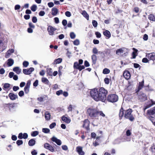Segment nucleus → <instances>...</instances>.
Instances as JSON below:
<instances>
[{
    "mask_svg": "<svg viewBox=\"0 0 155 155\" xmlns=\"http://www.w3.org/2000/svg\"><path fill=\"white\" fill-rule=\"evenodd\" d=\"M138 98L141 101H144L147 99V96L143 93H141L139 95Z\"/></svg>",
    "mask_w": 155,
    "mask_h": 155,
    "instance_id": "obj_11",
    "label": "nucleus"
},
{
    "mask_svg": "<svg viewBox=\"0 0 155 155\" xmlns=\"http://www.w3.org/2000/svg\"><path fill=\"white\" fill-rule=\"evenodd\" d=\"M32 21L33 23H35L37 21V19L36 17H33L32 18Z\"/></svg>",
    "mask_w": 155,
    "mask_h": 155,
    "instance_id": "obj_55",
    "label": "nucleus"
},
{
    "mask_svg": "<svg viewBox=\"0 0 155 155\" xmlns=\"http://www.w3.org/2000/svg\"><path fill=\"white\" fill-rule=\"evenodd\" d=\"M155 114V107L148 110L147 111V114L148 115V118L152 122H153L155 118L154 117L151 116Z\"/></svg>",
    "mask_w": 155,
    "mask_h": 155,
    "instance_id": "obj_4",
    "label": "nucleus"
},
{
    "mask_svg": "<svg viewBox=\"0 0 155 155\" xmlns=\"http://www.w3.org/2000/svg\"><path fill=\"white\" fill-rule=\"evenodd\" d=\"M38 80H36L33 83V85L34 87H36L38 85Z\"/></svg>",
    "mask_w": 155,
    "mask_h": 155,
    "instance_id": "obj_59",
    "label": "nucleus"
},
{
    "mask_svg": "<svg viewBox=\"0 0 155 155\" xmlns=\"http://www.w3.org/2000/svg\"><path fill=\"white\" fill-rule=\"evenodd\" d=\"M132 110L131 109H129L124 111L123 108H121L120 110L119 117L121 118L124 115V117L129 119L131 121H132L134 119V117L131 114Z\"/></svg>",
    "mask_w": 155,
    "mask_h": 155,
    "instance_id": "obj_2",
    "label": "nucleus"
},
{
    "mask_svg": "<svg viewBox=\"0 0 155 155\" xmlns=\"http://www.w3.org/2000/svg\"><path fill=\"white\" fill-rule=\"evenodd\" d=\"M104 81L106 84H108L110 82L109 80L107 78H105L104 79Z\"/></svg>",
    "mask_w": 155,
    "mask_h": 155,
    "instance_id": "obj_60",
    "label": "nucleus"
},
{
    "mask_svg": "<svg viewBox=\"0 0 155 155\" xmlns=\"http://www.w3.org/2000/svg\"><path fill=\"white\" fill-rule=\"evenodd\" d=\"M42 130V132L45 133H48L50 132V130L47 128H43Z\"/></svg>",
    "mask_w": 155,
    "mask_h": 155,
    "instance_id": "obj_39",
    "label": "nucleus"
},
{
    "mask_svg": "<svg viewBox=\"0 0 155 155\" xmlns=\"http://www.w3.org/2000/svg\"><path fill=\"white\" fill-rule=\"evenodd\" d=\"M110 70L107 68H104L103 70V73L104 74H109L110 73Z\"/></svg>",
    "mask_w": 155,
    "mask_h": 155,
    "instance_id": "obj_37",
    "label": "nucleus"
},
{
    "mask_svg": "<svg viewBox=\"0 0 155 155\" xmlns=\"http://www.w3.org/2000/svg\"><path fill=\"white\" fill-rule=\"evenodd\" d=\"M93 26L94 28H96L97 26V23L96 21L93 20L92 22Z\"/></svg>",
    "mask_w": 155,
    "mask_h": 155,
    "instance_id": "obj_44",
    "label": "nucleus"
},
{
    "mask_svg": "<svg viewBox=\"0 0 155 155\" xmlns=\"http://www.w3.org/2000/svg\"><path fill=\"white\" fill-rule=\"evenodd\" d=\"M51 140L55 142L58 145H61V140L58 139L56 137L54 136L51 139Z\"/></svg>",
    "mask_w": 155,
    "mask_h": 155,
    "instance_id": "obj_13",
    "label": "nucleus"
},
{
    "mask_svg": "<svg viewBox=\"0 0 155 155\" xmlns=\"http://www.w3.org/2000/svg\"><path fill=\"white\" fill-rule=\"evenodd\" d=\"M61 147L62 149L64 150H67L68 149L67 146L65 145H62Z\"/></svg>",
    "mask_w": 155,
    "mask_h": 155,
    "instance_id": "obj_61",
    "label": "nucleus"
},
{
    "mask_svg": "<svg viewBox=\"0 0 155 155\" xmlns=\"http://www.w3.org/2000/svg\"><path fill=\"white\" fill-rule=\"evenodd\" d=\"M8 96L12 100H14L18 98V96L17 94H15L13 93H10Z\"/></svg>",
    "mask_w": 155,
    "mask_h": 155,
    "instance_id": "obj_14",
    "label": "nucleus"
},
{
    "mask_svg": "<svg viewBox=\"0 0 155 155\" xmlns=\"http://www.w3.org/2000/svg\"><path fill=\"white\" fill-rule=\"evenodd\" d=\"M28 62L27 61H24L23 63V65L25 67H27L28 66Z\"/></svg>",
    "mask_w": 155,
    "mask_h": 155,
    "instance_id": "obj_47",
    "label": "nucleus"
},
{
    "mask_svg": "<svg viewBox=\"0 0 155 155\" xmlns=\"http://www.w3.org/2000/svg\"><path fill=\"white\" fill-rule=\"evenodd\" d=\"M48 5L49 7L51 8L54 6V4L52 2H50L48 3Z\"/></svg>",
    "mask_w": 155,
    "mask_h": 155,
    "instance_id": "obj_57",
    "label": "nucleus"
},
{
    "mask_svg": "<svg viewBox=\"0 0 155 155\" xmlns=\"http://www.w3.org/2000/svg\"><path fill=\"white\" fill-rule=\"evenodd\" d=\"M44 147L46 149L52 152H53L54 151V149L53 147L49 143H46L45 144Z\"/></svg>",
    "mask_w": 155,
    "mask_h": 155,
    "instance_id": "obj_9",
    "label": "nucleus"
},
{
    "mask_svg": "<svg viewBox=\"0 0 155 155\" xmlns=\"http://www.w3.org/2000/svg\"><path fill=\"white\" fill-rule=\"evenodd\" d=\"M142 61L143 63H147L149 62V60L147 58H145L143 59Z\"/></svg>",
    "mask_w": 155,
    "mask_h": 155,
    "instance_id": "obj_50",
    "label": "nucleus"
},
{
    "mask_svg": "<svg viewBox=\"0 0 155 155\" xmlns=\"http://www.w3.org/2000/svg\"><path fill=\"white\" fill-rule=\"evenodd\" d=\"M65 15L66 16L68 17H70L71 15V13L69 11H67L65 13Z\"/></svg>",
    "mask_w": 155,
    "mask_h": 155,
    "instance_id": "obj_53",
    "label": "nucleus"
},
{
    "mask_svg": "<svg viewBox=\"0 0 155 155\" xmlns=\"http://www.w3.org/2000/svg\"><path fill=\"white\" fill-rule=\"evenodd\" d=\"M87 112L89 115L92 118L98 116V110L95 108H89L87 110Z\"/></svg>",
    "mask_w": 155,
    "mask_h": 155,
    "instance_id": "obj_3",
    "label": "nucleus"
},
{
    "mask_svg": "<svg viewBox=\"0 0 155 155\" xmlns=\"http://www.w3.org/2000/svg\"><path fill=\"white\" fill-rule=\"evenodd\" d=\"M51 114L48 111H45V117L46 120H50L51 118Z\"/></svg>",
    "mask_w": 155,
    "mask_h": 155,
    "instance_id": "obj_17",
    "label": "nucleus"
},
{
    "mask_svg": "<svg viewBox=\"0 0 155 155\" xmlns=\"http://www.w3.org/2000/svg\"><path fill=\"white\" fill-rule=\"evenodd\" d=\"M23 143V142L22 140H18L16 141V143L18 146L22 144Z\"/></svg>",
    "mask_w": 155,
    "mask_h": 155,
    "instance_id": "obj_48",
    "label": "nucleus"
},
{
    "mask_svg": "<svg viewBox=\"0 0 155 155\" xmlns=\"http://www.w3.org/2000/svg\"><path fill=\"white\" fill-rule=\"evenodd\" d=\"M62 61V59L61 58H58L57 59H56L54 61V64H57L61 63Z\"/></svg>",
    "mask_w": 155,
    "mask_h": 155,
    "instance_id": "obj_35",
    "label": "nucleus"
},
{
    "mask_svg": "<svg viewBox=\"0 0 155 155\" xmlns=\"http://www.w3.org/2000/svg\"><path fill=\"white\" fill-rule=\"evenodd\" d=\"M37 6L36 5H34L31 7V10L33 12H35L37 9Z\"/></svg>",
    "mask_w": 155,
    "mask_h": 155,
    "instance_id": "obj_36",
    "label": "nucleus"
},
{
    "mask_svg": "<svg viewBox=\"0 0 155 155\" xmlns=\"http://www.w3.org/2000/svg\"><path fill=\"white\" fill-rule=\"evenodd\" d=\"M30 87L25 86L24 88V91L25 94H28L29 91Z\"/></svg>",
    "mask_w": 155,
    "mask_h": 155,
    "instance_id": "obj_40",
    "label": "nucleus"
},
{
    "mask_svg": "<svg viewBox=\"0 0 155 155\" xmlns=\"http://www.w3.org/2000/svg\"><path fill=\"white\" fill-rule=\"evenodd\" d=\"M56 124L55 123H53L50 125L49 127L51 129H52L56 126Z\"/></svg>",
    "mask_w": 155,
    "mask_h": 155,
    "instance_id": "obj_52",
    "label": "nucleus"
},
{
    "mask_svg": "<svg viewBox=\"0 0 155 155\" xmlns=\"http://www.w3.org/2000/svg\"><path fill=\"white\" fill-rule=\"evenodd\" d=\"M92 51L95 54H97L98 52V50L97 48H93Z\"/></svg>",
    "mask_w": 155,
    "mask_h": 155,
    "instance_id": "obj_62",
    "label": "nucleus"
},
{
    "mask_svg": "<svg viewBox=\"0 0 155 155\" xmlns=\"http://www.w3.org/2000/svg\"><path fill=\"white\" fill-rule=\"evenodd\" d=\"M143 83L144 82L143 81L142 82L140 83L139 85L138 88L139 91L143 87L144 85Z\"/></svg>",
    "mask_w": 155,
    "mask_h": 155,
    "instance_id": "obj_38",
    "label": "nucleus"
},
{
    "mask_svg": "<svg viewBox=\"0 0 155 155\" xmlns=\"http://www.w3.org/2000/svg\"><path fill=\"white\" fill-rule=\"evenodd\" d=\"M45 13L44 11H41L39 13V15L40 16H43L45 15Z\"/></svg>",
    "mask_w": 155,
    "mask_h": 155,
    "instance_id": "obj_63",
    "label": "nucleus"
},
{
    "mask_svg": "<svg viewBox=\"0 0 155 155\" xmlns=\"http://www.w3.org/2000/svg\"><path fill=\"white\" fill-rule=\"evenodd\" d=\"M34 70V69L33 68H30L29 69H24L23 70V73L25 74H29L31 72Z\"/></svg>",
    "mask_w": 155,
    "mask_h": 155,
    "instance_id": "obj_10",
    "label": "nucleus"
},
{
    "mask_svg": "<svg viewBox=\"0 0 155 155\" xmlns=\"http://www.w3.org/2000/svg\"><path fill=\"white\" fill-rule=\"evenodd\" d=\"M91 59L93 63L95 64L96 63L97 60V57L96 55L93 54L91 56Z\"/></svg>",
    "mask_w": 155,
    "mask_h": 155,
    "instance_id": "obj_25",
    "label": "nucleus"
},
{
    "mask_svg": "<svg viewBox=\"0 0 155 155\" xmlns=\"http://www.w3.org/2000/svg\"><path fill=\"white\" fill-rule=\"evenodd\" d=\"M82 14L87 19V20H89V15L85 11H83L82 13Z\"/></svg>",
    "mask_w": 155,
    "mask_h": 155,
    "instance_id": "obj_30",
    "label": "nucleus"
},
{
    "mask_svg": "<svg viewBox=\"0 0 155 155\" xmlns=\"http://www.w3.org/2000/svg\"><path fill=\"white\" fill-rule=\"evenodd\" d=\"M61 119L63 121L68 124L71 121V119L69 118L66 117L64 116L62 117Z\"/></svg>",
    "mask_w": 155,
    "mask_h": 155,
    "instance_id": "obj_18",
    "label": "nucleus"
},
{
    "mask_svg": "<svg viewBox=\"0 0 155 155\" xmlns=\"http://www.w3.org/2000/svg\"><path fill=\"white\" fill-rule=\"evenodd\" d=\"M150 150L153 153H155V144H153L151 147Z\"/></svg>",
    "mask_w": 155,
    "mask_h": 155,
    "instance_id": "obj_31",
    "label": "nucleus"
},
{
    "mask_svg": "<svg viewBox=\"0 0 155 155\" xmlns=\"http://www.w3.org/2000/svg\"><path fill=\"white\" fill-rule=\"evenodd\" d=\"M74 44L75 45H78L80 44V42L78 39H76L73 42Z\"/></svg>",
    "mask_w": 155,
    "mask_h": 155,
    "instance_id": "obj_46",
    "label": "nucleus"
},
{
    "mask_svg": "<svg viewBox=\"0 0 155 155\" xmlns=\"http://www.w3.org/2000/svg\"><path fill=\"white\" fill-rule=\"evenodd\" d=\"M18 95L20 97H21L24 95V92L23 91H20L18 93Z\"/></svg>",
    "mask_w": 155,
    "mask_h": 155,
    "instance_id": "obj_51",
    "label": "nucleus"
},
{
    "mask_svg": "<svg viewBox=\"0 0 155 155\" xmlns=\"http://www.w3.org/2000/svg\"><path fill=\"white\" fill-rule=\"evenodd\" d=\"M154 105H155V101L152 99H150V101L147 102V104L144 106L143 109L144 110H145Z\"/></svg>",
    "mask_w": 155,
    "mask_h": 155,
    "instance_id": "obj_6",
    "label": "nucleus"
},
{
    "mask_svg": "<svg viewBox=\"0 0 155 155\" xmlns=\"http://www.w3.org/2000/svg\"><path fill=\"white\" fill-rule=\"evenodd\" d=\"M47 73L48 75L52 76V69L51 68H47Z\"/></svg>",
    "mask_w": 155,
    "mask_h": 155,
    "instance_id": "obj_28",
    "label": "nucleus"
},
{
    "mask_svg": "<svg viewBox=\"0 0 155 155\" xmlns=\"http://www.w3.org/2000/svg\"><path fill=\"white\" fill-rule=\"evenodd\" d=\"M10 85L8 83H5L4 85V90H10Z\"/></svg>",
    "mask_w": 155,
    "mask_h": 155,
    "instance_id": "obj_27",
    "label": "nucleus"
},
{
    "mask_svg": "<svg viewBox=\"0 0 155 155\" xmlns=\"http://www.w3.org/2000/svg\"><path fill=\"white\" fill-rule=\"evenodd\" d=\"M126 49L125 48H123L118 49L116 51V53L117 54L119 55L120 54L123 53L125 51Z\"/></svg>",
    "mask_w": 155,
    "mask_h": 155,
    "instance_id": "obj_21",
    "label": "nucleus"
},
{
    "mask_svg": "<svg viewBox=\"0 0 155 155\" xmlns=\"http://www.w3.org/2000/svg\"><path fill=\"white\" fill-rule=\"evenodd\" d=\"M35 140L33 139H31L28 142V144L30 146H33L35 144Z\"/></svg>",
    "mask_w": 155,
    "mask_h": 155,
    "instance_id": "obj_29",
    "label": "nucleus"
},
{
    "mask_svg": "<svg viewBox=\"0 0 155 155\" xmlns=\"http://www.w3.org/2000/svg\"><path fill=\"white\" fill-rule=\"evenodd\" d=\"M132 134L131 130H128L126 132V135L127 136H130Z\"/></svg>",
    "mask_w": 155,
    "mask_h": 155,
    "instance_id": "obj_42",
    "label": "nucleus"
},
{
    "mask_svg": "<svg viewBox=\"0 0 155 155\" xmlns=\"http://www.w3.org/2000/svg\"><path fill=\"white\" fill-rule=\"evenodd\" d=\"M14 63V60L11 58L8 59L7 61V64L8 67L11 66Z\"/></svg>",
    "mask_w": 155,
    "mask_h": 155,
    "instance_id": "obj_20",
    "label": "nucleus"
},
{
    "mask_svg": "<svg viewBox=\"0 0 155 155\" xmlns=\"http://www.w3.org/2000/svg\"><path fill=\"white\" fill-rule=\"evenodd\" d=\"M122 141V139L121 138H118L114 141L113 143L115 144H119L121 143Z\"/></svg>",
    "mask_w": 155,
    "mask_h": 155,
    "instance_id": "obj_24",
    "label": "nucleus"
},
{
    "mask_svg": "<svg viewBox=\"0 0 155 155\" xmlns=\"http://www.w3.org/2000/svg\"><path fill=\"white\" fill-rule=\"evenodd\" d=\"M39 132L37 131H33L31 133V135L32 137H35L38 135Z\"/></svg>",
    "mask_w": 155,
    "mask_h": 155,
    "instance_id": "obj_34",
    "label": "nucleus"
},
{
    "mask_svg": "<svg viewBox=\"0 0 155 155\" xmlns=\"http://www.w3.org/2000/svg\"><path fill=\"white\" fill-rule=\"evenodd\" d=\"M76 36L75 34L73 32H71L70 34V37L72 39H74Z\"/></svg>",
    "mask_w": 155,
    "mask_h": 155,
    "instance_id": "obj_45",
    "label": "nucleus"
},
{
    "mask_svg": "<svg viewBox=\"0 0 155 155\" xmlns=\"http://www.w3.org/2000/svg\"><path fill=\"white\" fill-rule=\"evenodd\" d=\"M95 35L96 36V37L98 38H100L101 36V33L98 32H96Z\"/></svg>",
    "mask_w": 155,
    "mask_h": 155,
    "instance_id": "obj_58",
    "label": "nucleus"
},
{
    "mask_svg": "<svg viewBox=\"0 0 155 155\" xmlns=\"http://www.w3.org/2000/svg\"><path fill=\"white\" fill-rule=\"evenodd\" d=\"M104 35L108 38L110 37L111 35L110 31L108 30H106L103 32Z\"/></svg>",
    "mask_w": 155,
    "mask_h": 155,
    "instance_id": "obj_26",
    "label": "nucleus"
},
{
    "mask_svg": "<svg viewBox=\"0 0 155 155\" xmlns=\"http://www.w3.org/2000/svg\"><path fill=\"white\" fill-rule=\"evenodd\" d=\"M41 81L45 84H48L49 82L48 80L45 78H42L41 79Z\"/></svg>",
    "mask_w": 155,
    "mask_h": 155,
    "instance_id": "obj_32",
    "label": "nucleus"
},
{
    "mask_svg": "<svg viewBox=\"0 0 155 155\" xmlns=\"http://www.w3.org/2000/svg\"><path fill=\"white\" fill-rule=\"evenodd\" d=\"M85 68V67L84 65H79V67L78 68V69L80 71H81L83 69Z\"/></svg>",
    "mask_w": 155,
    "mask_h": 155,
    "instance_id": "obj_54",
    "label": "nucleus"
},
{
    "mask_svg": "<svg viewBox=\"0 0 155 155\" xmlns=\"http://www.w3.org/2000/svg\"><path fill=\"white\" fill-rule=\"evenodd\" d=\"M83 127L86 128H87L89 126V122L88 120H85L83 122Z\"/></svg>",
    "mask_w": 155,
    "mask_h": 155,
    "instance_id": "obj_23",
    "label": "nucleus"
},
{
    "mask_svg": "<svg viewBox=\"0 0 155 155\" xmlns=\"http://www.w3.org/2000/svg\"><path fill=\"white\" fill-rule=\"evenodd\" d=\"M79 66V64H78V62H75L74 63V68H76L77 69H78V68Z\"/></svg>",
    "mask_w": 155,
    "mask_h": 155,
    "instance_id": "obj_43",
    "label": "nucleus"
},
{
    "mask_svg": "<svg viewBox=\"0 0 155 155\" xmlns=\"http://www.w3.org/2000/svg\"><path fill=\"white\" fill-rule=\"evenodd\" d=\"M48 31L50 35H53L54 34V31H55L56 29L53 27L51 26H49L48 28Z\"/></svg>",
    "mask_w": 155,
    "mask_h": 155,
    "instance_id": "obj_8",
    "label": "nucleus"
},
{
    "mask_svg": "<svg viewBox=\"0 0 155 155\" xmlns=\"http://www.w3.org/2000/svg\"><path fill=\"white\" fill-rule=\"evenodd\" d=\"M76 151L79 155H84V152L82 150V147L78 146L76 147Z\"/></svg>",
    "mask_w": 155,
    "mask_h": 155,
    "instance_id": "obj_12",
    "label": "nucleus"
},
{
    "mask_svg": "<svg viewBox=\"0 0 155 155\" xmlns=\"http://www.w3.org/2000/svg\"><path fill=\"white\" fill-rule=\"evenodd\" d=\"M148 18L151 21H155V16L153 14H150L149 15Z\"/></svg>",
    "mask_w": 155,
    "mask_h": 155,
    "instance_id": "obj_33",
    "label": "nucleus"
},
{
    "mask_svg": "<svg viewBox=\"0 0 155 155\" xmlns=\"http://www.w3.org/2000/svg\"><path fill=\"white\" fill-rule=\"evenodd\" d=\"M14 50L13 49H11L8 50L6 53L5 57L6 58H8L11 55V54L14 53Z\"/></svg>",
    "mask_w": 155,
    "mask_h": 155,
    "instance_id": "obj_15",
    "label": "nucleus"
},
{
    "mask_svg": "<svg viewBox=\"0 0 155 155\" xmlns=\"http://www.w3.org/2000/svg\"><path fill=\"white\" fill-rule=\"evenodd\" d=\"M13 71L18 74H20L21 72V69L18 67L14 68H13Z\"/></svg>",
    "mask_w": 155,
    "mask_h": 155,
    "instance_id": "obj_22",
    "label": "nucleus"
},
{
    "mask_svg": "<svg viewBox=\"0 0 155 155\" xmlns=\"http://www.w3.org/2000/svg\"><path fill=\"white\" fill-rule=\"evenodd\" d=\"M99 114L100 116H102V117H105V115L104 113L102 111H98V115Z\"/></svg>",
    "mask_w": 155,
    "mask_h": 155,
    "instance_id": "obj_49",
    "label": "nucleus"
},
{
    "mask_svg": "<svg viewBox=\"0 0 155 155\" xmlns=\"http://www.w3.org/2000/svg\"><path fill=\"white\" fill-rule=\"evenodd\" d=\"M118 99V97L115 94H111L108 95L107 98V100L111 102L114 103L117 102Z\"/></svg>",
    "mask_w": 155,
    "mask_h": 155,
    "instance_id": "obj_5",
    "label": "nucleus"
},
{
    "mask_svg": "<svg viewBox=\"0 0 155 155\" xmlns=\"http://www.w3.org/2000/svg\"><path fill=\"white\" fill-rule=\"evenodd\" d=\"M146 56L149 60H152L153 61H155V53L154 52L146 53Z\"/></svg>",
    "mask_w": 155,
    "mask_h": 155,
    "instance_id": "obj_7",
    "label": "nucleus"
},
{
    "mask_svg": "<svg viewBox=\"0 0 155 155\" xmlns=\"http://www.w3.org/2000/svg\"><path fill=\"white\" fill-rule=\"evenodd\" d=\"M63 92L61 90L57 91L56 92V94L58 95H59L60 94H63Z\"/></svg>",
    "mask_w": 155,
    "mask_h": 155,
    "instance_id": "obj_56",
    "label": "nucleus"
},
{
    "mask_svg": "<svg viewBox=\"0 0 155 155\" xmlns=\"http://www.w3.org/2000/svg\"><path fill=\"white\" fill-rule=\"evenodd\" d=\"M123 75L125 79L128 80L130 77V74L128 71H125L123 74Z\"/></svg>",
    "mask_w": 155,
    "mask_h": 155,
    "instance_id": "obj_16",
    "label": "nucleus"
},
{
    "mask_svg": "<svg viewBox=\"0 0 155 155\" xmlns=\"http://www.w3.org/2000/svg\"><path fill=\"white\" fill-rule=\"evenodd\" d=\"M67 21L66 20L64 19L62 21V24L64 26H66V25L67 24Z\"/></svg>",
    "mask_w": 155,
    "mask_h": 155,
    "instance_id": "obj_64",
    "label": "nucleus"
},
{
    "mask_svg": "<svg viewBox=\"0 0 155 155\" xmlns=\"http://www.w3.org/2000/svg\"><path fill=\"white\" fill-rule=\"evenodd\" d=\"M107 91L103 87H101L98 91L96 89L91 90L90 92L91 97L95 101H104L106 99Z\"/></svg>",
    "mask_w": 155,
    "mask_h": 155,
    "instance_id": "obj_1",
    "label": "nucleus"
},
{
    "mask_svg": "<svg viewBox=\"0 0 155 155\" xmlns=\"http://www.w3.org/2000/svg\"><path fill=\"white\" fill-rule=\"evenodd\" d=\"M133 49L135 51H133L132 53V55H133V58H136V55H135V53L137 51V50L136 49L134 48H133Z\"/></svg>",
    "mask_w": 155,
    "mask_h": 155,
    "instance_id": "obj_41",
    "label": "nucleus"
},
{
    "mask_svg": "<svg viewBox=\"0 0 155 155\" xmlns=\"http://www.w3.org/2000/svg\"><path fill=\"white\" fill-rule=\"evenodd\" d=\"M58 10L56 8H53L51 10V14L53 16H56L58 13Z\"/></svg>",
    "mask_w": 155,
    "mask_h": 155,
    "instance_id": "obj_19",
    "label": "nucleus"
}]
</instances>
